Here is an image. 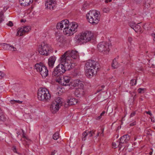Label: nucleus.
I'll list each match as a JSON object with an SVG mask.
<instances>
[{
    "instance_id": "nucleus-1",
    "label": "nucleus",
    "mask_w": 155,
    "mask_h": 155,
    "mask_svg": "<svg viewBox=\"0 0 155 155\" xmlns=\"http://www.w3.org/2000/svg\"><path fill=\"white\" fill-rule=\"evenodd\" d=\"M100 13L99 11L91 10L86 14V18L87 21L93 25L97 24L100 20Z\"/></svg>"
},
{
    "instance_id": "nucleus-2",
    "label": "nucleus",
    "mask_w": 155,
    "mask_h": 155,
    "mask_svg": "<svg viewBox=\"0 0 155 155\" xmlns=\"http://www.w3.org/2000/svg\"><path fill=\"white\" fill-rule=\"evenodd\" d=\"M38 98L40 101L46 102L51 98V95L48 90L45 88H41L38 91Z\"/></svg>"
},
{
    "instance_id": "nucleus-3",
    "label": "nucleus",
    "mask_w": 155,
    "mask_h": 155,
    "mask_svg": "<svg viewBox=\"0 0 155 155\" xmlns=\"http://www.w3.org/2000/svg\"><path fill=\"white\" fill-rule=\"evenodd\" d=\"M94 37L93 34L91 31H85L82 32L77 41L81 44L86 43L90 41Z\"/></svg>"
},
{
    "instance_id": "nucleus-4",
    "label": "nucleus",
    "mask_w": 155,
    "mask_h": 155,
    "mask_svg": "<svg viewBox=\"0 0 155 155\" xmlns=\"http://www.w3.org/2000/svg\"><path fill=\"white\" fill-rule=\"evenodd\" d=\"M59 64L55 68H73L74 64L71 63V60H67L65 54H63L59 60Z\"/></svg>"
},
{
    "instance_id": "nucleus-5",
    "label": "nucleus",
    "mask_w": 155,
    "mask_h": 155,
    "mask_svg": "<svg viewBox=\"0 0 155 155\" xmlns=\"http://www.w3.org/2000/svg\"><path fill=\"white\" fill-rule=\"evenodd\" d=\"M78 27L77 23L72 22L68 27L63 29V33L67 36H71L77 31Z\"/></svg>"
},
{
    "instance_id": "nucleus-6",
    "label": "nucleus",
    "mask_w": 155,
    "mask_h": 155,
    "mask_svg": "<svg viewBox=\"0 0 155 155\" xmlns=\"http://www.w3.org/2000/svg\"><path fill=\"white\" fill-rule=\"evenodd\" d=\"M110 47V44L105 41L100 42L97 45V48L99 51L106 54H109Z\"/></svg>"
},
{
    "instance_id": "nucleus-7",
    "label": "nucleus",
    "mask_w": 155,
    "mask_h": 155,
    "mask_svg": "<svg viewBox=\"0 0 155 155\" xmlns=\"http://www.w3.org/2000/svg\"><path fill=\"white\" fill-rule=\"evenodd\" d=\"M62 98L60 97H58L54 99L52 103L50 106V110L53 113L57 112L61 106L62 101Z\"/></svg>"
},
{
    "instance_id": "nucleus-8",
    "label": "nucleus",
    "mask_w": 155,
    "mask_h": 155,
    "mask_svg": "<svg viewBox=\"0 0 155 155\" xmlns=\"http://www.w3.org/2000/svg\"><path fill=\"white\" fill-rule=\"evenodd\" d=\"M51 46L47 43L43 42L38 48L39 53L41 55L48 56L49 54Z\"/></svg>"
},
{
    "instance_id": "nucleus-9",
    "label": "nucleus",
    "mask_w": 155,
    "mask_h": 155,
    "mask_svg": "<svg viewBox=\"0 0 155 155\" xmlns=\"http://www.w3.org/2000/svg\"><path fill=\"white\" fill-rule=\"evenodd\" d=\"M63 54H65L66 58L67 60H71V58L76 59L78 57V53L76 51H68L65 52Z\"/></svg>"
},
{
    "instance_id": "nucleus-10",
    "label": "nucleus",
    "mask_w": 155,
    "mask_h": 155,
    "mask_svg": "<svg viewBox=\"0 0 155 155\" xmlns=\"http://www.w3.org/2000/svg\"><path fill=\"white\" fill-rule=\"evenodd\" d=\"M69 21L67 19H65L58 23L57 25V28L58 30H62V28L65 29L70 25Z\"/></svg>"
},
{
    "instance_id": "nucleus-11",
    "label": "nucleus",
    "mask_w": 155,
    "mask_h": 155,
    "mask_svg": "<svg viewBox=\"0 0 155 155\" xmlns=\"http://www.w3.org/2000/svg\"><path fill=\"white\" fill-rule=\"evenodd\" d=\"M100 65L96 61L93 60H89L85 63L84 68H99Z\"/></svg>"
},
{
    "instance_id": "nucleus-12",
    "label": "nucleus",
    "mask_w": 155,
    "mask_h": 155,
    "mask_svg": "<svg viewBox=\"0 0 155 155\" xmlns=\"http://www.w3.org/2000/svg\"><path fill=\"white\" fill-rule=\"evenodd\" d=\"M70 79L69 77L67 76L59 77L57 79V81L61 85L67 86L69 84Z\"/></svg>"
},
{
    "instance_id": "nucleus-13",
    "label": "nucleus",
    "mask_w": 155,
    "mask_h": 155,
    "mask_svg": "<svg viewBox=\"0 0 155 155\" xmlns=\"http://www.w3.org/2000/svg\"><path fill=\"white\" fill-rule=\"evenodd\" d=\"M130 139V136L128 134L124 135L121 137L119 140V144L118 145L119 149H120L123 147L122 144L127 143Z\"/></svg>"
},
{
    "instance_id": "nucleus-14",
    "label": "nucleus",
    "mask_w": 155,
    "mask_h": 155,
    "mask_svg": "<svg viewBox=\"0 0 155 155\" xmlns=\"http://www.w3.org/2000/svg\"><path fill=\"white\" fill-rule=\"evenodd\" d=\"M31 27L30 26H25L19 28L16 34V36H21L23 35L25 33L28 32L31 30Z\"/></svg>"
},
{
    "instance_id": "nucleus-15",
    "label": "nucleus",
    "mask_w": 155,
    "mask_h": 155,
    "mask_svg": "<svg viewBox=\"0 0 155 155\" xmlns=\"http://www.w3.org/2000/svg\"><path fill=\"white\" fill-rule=\"evenodd\" d=\"M56 4L55 1L51 0L46 2L45 3V6L46 9L52 10L55 8Z\"/></svg>"
},
{
    "instance_id": "nucleus-16",
    "label": "nucleus",
    "mask_w": 155,
    "mask_h": 155,
    "mask_svg": "<svg viewBox=\"0 0 155 155\" xmlns=\"http://www.w3.org/2000/svg\"><path fill=\"white\" fill-rule=\"evenodd\" d=\"M66 71L65 68H54V70L53 72L52 75L53 76L58 77L64 73Z\"/></svg>"
},
{
    "instance_id": "nucleus-17",
    "label": "nucleus",
    "mask_w": 155,
    "mask_h": 155,
    "mask_svg": "<svg viewBox=\"0 0 155 155\" xmlns=\"http://www.w3.org/2000/svg\"><path fill=\"white\" fill-rule=\"evenodd\" d=\"M93 69L92 68H88L85 70V75L88 78H90L96 74L97 71H95L94 72L95 68Z\"/></svg>"
},
{
    "instance_id": "nucleus-18",
    "label": "nucleus",
    "mask_w": 155,
    "mask_h": 155,
    "mask_svg": "<svg viewBox=\"0 0 155 155\" xmlns=\"http://www.w3.org/2000/svg\"><path fill=\"white\" fill-rule=\"evenodd\" d=\"M37 71H39L43 78H45L48 75V70L47 68H34Z\"/></svg>"
},
{
    "instance_id": "nucleus-19",
    "label": "nucleus",
    "mask_w": 155,
    "mask_h": 155,
    "mask_svg": "<svg viewBox=\"0 0 155 155\" xmlns=\"http://www.w3.org/2000/svg\"><path fill=\"white\" fill-rule=\"evenodd\" d=\"M74 94L77 97H80L84 95L85 92L83 88H78L75 90Z\"/></svg>"
},
{
    "instance_id": "nucleus-20",
    "label": "nucleus",
    "mask_w": 155,
    "mask_h": 155,
    "mask_svg": "<svg viewBox=\"0 0 155 155\" xmlns=\"http://www.w3.org/2000/svg\"><path fill=\"white\" fill-rule=\"evenodd\" d=\"M33 2V0H19V3L21 6H28L30 3Z\"/></svg>"
},
{
    "instance_id": "nucleus-21",
    "label": "nucleus",
    "mask_w": 155,
    "mask_h": 155,
    "mask_svg": "<svg viewBox=\"0 0 155 155\" xmlns=\"http://www.w3.org/2000/svg\"><path fill=\"white\" fill-rule=\"evenodd\" d=\"M55 58L54 57H50L48 60V64L50 67L52 68L55 61Z\"/></svg>"
},
{
    "instance_id": "nucleus-22",
    "label": "nucleus",
    "mask_w": 155,
    "mask_h": 155,
    "mask_svg": "<svg viewBox=\"0 0 155 155\" xmlns=\"http://www.w3.org/2000/svg\"><path fill=\"white\" fill-rule=\"evenodd\" d=\"M118 59V58H115L113 60L111 64L112 67L113 68H118L120 67V64L117 62Z\"/></svg>"
},
{
    "instance_id": "nucleus-23",
    "label": "nucleus",
    "mask_w": 155,
    "mask_h": 155,
    "mask_svg": "<svg viewBox=\"0 0 155 155\" xmlns=\"http://www.w3.org/2000/svg\"><path fill=\"white\" fill-rule=\"evenodd\" d=\"M78 102V100L76 99L73 98L68 100L67 101V103L68 105H71L76 104Z\"/></svg>"
},
{
    "instance_id": "nucleus-24",
    "label": "nucleus",
    "mask_w": 155,
    "mask_h": 155,
    "mask_svg": "<svg viewBox=\"0 0 155 155\" xmlns=\"http://www.w3.org/2000/svg\"><path fill=\"white\" fill-rule=\"evenodd\" d=\"M137 33H141L142 32V28L138 24H136L135 25V26L133 27V29Z\"/></svg>"
},
{
    "instance_id": "nucleus-25",
    "label": "nucleus",
    "mask_w": 155,
    "mask_h": 155,
    "mask_svg": "<svg viewBox=\"0 0 155 155\" xmlns=\"http://www.w3.org/2000/svg\"><path fill=\"white\" fill-rule=\"evenodd\" d=\"M81 83V81L78 79L74 80L73 82L71 83V85L72 86L74 87H77L79 85V83Z\"/></svg>"
},
{
    "instance_id": "nucleus-26",
    "label": "nucleus",
    "mask_w": 155,
    "mask_h": 155,
    "mask_svg": "<svg viewBox=\"0 0 155 155\" xmlns=\"http://www.w3.org/2000/svg\"><path fill=\"white\" fill-rule=\"evenodd\" d=\"M35 68H47L43 63L42 62H40L39 63H37L35 65Z\"/></svg>"
},
{
    "instance_id": "nucleus-27",
    "label": "nucleus",
    "mask_w": 155,
    "mask_h": 155,
    "mask_svg": "<svg viewBox=\"0 0 155 155\" xmlns=\"http://www.w3.org/2000/svg\"><path fill=\"white\" fill-rule=\"evenodd\" d=\"M6 118L3 113L1 111L0 112V121L4 122L5 121Z\"/></svg>"
},
{
    "instance_id": "nucleus-28",
    "label": "nucleus",
    "mask_w": 155,
    "mask_h": 155,
    "mask_svg": "<svg viewBox=\"0 0 155 155\" xmlns=\"http://www.w3.org/2000/svg\"><path fill=\"white\" fill-rule=\"evenodd\" d=\"M2 47L5 50H8L9 44L6 43H2L1 44Z\"/></svg>"
},
{
    "instance_id": "nucleus-29",
    "label": "nucleus",
    "mask_w": 155,
    "mask_h": 155,
    "mask_svg": "<svg viewBox=\"0 0 155 155\" xmlns=\"http://www.w3.org/2000/svg\"><path fill=\"white\" fill-rule=\"evenodd\" d=\"M71 74L74 76H76L78 75V71L77 69L74 68L72 70Z\"/></svg>"
},
{
    "instance_id": "nucleus-30",
    "label": "nucleus",
    "mask_w": 155,
    "mask_h": 155,
    "mask_svg": "<svg viewBox=\"0 0 155 155\" xmlns=\"http://www.w3.org/2000/svg\"><path fill=\"white\" fill-rule=\"evenodd\" d=\"M87 135H88V133H87V130L85 131L82 134V140H86L85 137Z\"/></svg>"
},
{
    "instance_id": "nucleus-31",
    "label": "nucleus",
    "mask_w": 155,
    "mask_h": 155,
    "mask_svg": "<svg viewBox=\"0 0 155 155\" xmlns=\"http://www.w3.org/2000/svg\"><path fill=\"white\" fill-rule=\"evenodd\" d=\"M59 133L58 132H56L53 136V138L54 140H57L59 137Z\"/></svg>"
},
{
    "instance_id": "nucleus-32",
    "label": "nucleus",
    "mask_w": 155,
    "mask_h": 155,
    "mask_svg": "<svg viewBox=\"0 0 155 155\" xmlns=\"http://www.w3.org/2000/svg\"><path fill=\"white\" fill-rule=\"evenodd\" d=\"M10 103L11 104H14L16 103L19 104H21L22 103V101H20L19 100H12L10 101Z\"/></svg>"
},
{
    "instance_id": "nucleus-33",
    "label": "nucleus",
    "mask_w": 155,
    "mask_h": 155,
    "mask_svg": "<svg viewBox=\"0 0 155 155\" xmlns=\"http://www.w3.org/2000/svg\"><path fill=\"white\" fill-rule=\"evenodd\" d=\"M102 11L104 12L108 13L109 12L110 10V8L109 7H104L102 8Z\"/></svg>"
},
{
    "instance_id": "nucleus-34",
    "label": "nucleus",
    "mask_w": 155,
    "mask_h": 155,
    "mask_svg": "<svg viewBox=\"0 0 155 155\" xmlns=\"http://www.w3.org/2000/svg\"><path fill=\"white\" fill-rule=\"evenodd\" d=\"M8 50L12 51H15L16 50V48H15L13 45H11L9 44Z\"/></svg>"
},
{
    "instance_id": "nucleus-35",
    "label": "nucleus",
    "mask_w": 155,
    "mask_h": 155,
    "mask_svg": "<svg viewBox=\"0 0 155 155\" xmlns=\"http://www.w3.org/2000/svg\"><path fill=\"white\" fill-rule=\"evenodd\" d=\"M135 45L134 44H130V45L128 46V49L130 51H133L134 49Z\"/></svg>"
},
{
    "instance_id": "nucleus-36",
    "label": "nucleus",
    "mask_w": 155,
    "mask_h": 155,
    "mask_svg": "<svg viewBox=\"0 0 155 155\" xmlns=\"http://www.w3.org/2000/svg\"><path fill=\"white\" fill-rule=\"evenodd\" d=\"M137 79H132L130 81V84L131 85L133 86L136 84L137 82Z\"/></svg>"
},
{
    "instance_id": "nucleus-37",
    "label": "nucleus",
    "mask_w": 155,
    "mask_h": 155,
    "mask_svg": "<svg viewBox=\"0 0 155 155\" xmlns=\"http://www.w3.org/2000/svg\"><path fill=\"white\" fill-rule=\"evenodd\" d=\"M129 25L133 29V27H134L135 25H136V24L133 21L130 22L129 23Z\"/></svg>"
},
{
    "instance_id": "nucleus-38",
    "label": "nucleus",
    "mask_w": 155,
    "mask_h": 155,
    "mask_svg": "<svg viewBox=\"0 0 155 155\" xmlns=\"http://www.w3.org/2000/svg\"><path fill=\"white\" fill-rule=\"evenodd\" d=\"M82 83H83V82L81 81V83L80 82V83H79L80 84H79V85L78 86L79 87L78 88H83L84 85Z\"/></svg>"
},
{
    "instance_id": "nucleus-39",
    "label": "nucleus",
    "mask_w": 155,
    "mask_h": 155,
    "mask_svg": "<svg viewBox=\"0 0 155 155\" xmlns=\"http://www.w3.org/2000/svg\"><path fill=\"white\" fill-rule=\"evenodd\" d=\"M144 88H139L138 89L137 91H138V93H140L143 92L144 91Z\"/></svg>"
},
{
    "instance_id": "nucleus-40",
    "label": "nucleus",
    "mask_w": 155,
    "mask_h": 155,
    "mask_svg": "<svg viewBox=\"0 0 155 155\" xmlns=\"http://www.w3.org/2000/svg\"><path fill=\"white\" fill-rule=\"evenodd\" d=\"M88 4L85 3L83 5L82 8L84 9H86L88 7Z\"/></svg>"
},
{
    "instance_id": "nucleus-41",
    "label": "nucleus",
    "mask_w": 155,
    "mask_h": 155,
    "mask_svg": "<svg viewBox=\"0 0 155 155\" xmlns=\"http://www.w3.org/2000/svg\"><path fill=\"white\" fill-rule=\"evenodd\" d=\"M12 150L14 153H18L16 147L15 146H13L12 147Z\"/></svg>"
},
{
    "instance_id": "nucleus-42",
    "label": "nucleus",
    "mask_w": 155,
    "mask_h": 155,
    "mask_svg": "<svg viewBox=\"0 0 155 155\" xmlns=\"http://www.w3.org/2000/svg\"><path fill=\"white\" fill-rule=\"evenodd\" d=\"M7 25L8 26L12 27L13 26V24L11 21H9Z\"/></svg>"
},
{
    "instance_id": "nucleus-43",
    "label": "nucleus",
    "mask_w": 155,
    "mask_h": 155,
    "mask_svg": "<svg viewBox=\"0 0 155 155\" xmlns=\"http://www.w3.org/2000/svg\"><path fill=\"white\" fill-rule=\"evenodd\" d=\"M87 133H88V135H89V137H91L93 136L92 131H87Z\"/></svg>"
},
{
    "instance_id": "nucleus-44",
    "label": "nucleus",
    "mask_w": 155,
    "mask_h": 155,
    "mask_svg": "<svg viewBox=\"0 0 155 155\" xmlns=\"http://www.w3.org/2000/svg\"><path fill=\"white\" fill-rule=\"evenodd\" d=\"M136 114V112L135 111H134L133 112H132L130 116V117H131L135 116V115Z\"/></svg>"
},
{
    "instance_id": "nucleus-45",
    "label": "nucleus",
    "mask_w": 155,
    "mask_h": 155,
    "mask_svg": "<svg viewBox=\"0 0 155 155\" xmlns=\"http://www.w3.org/2000/svg\"><path fill=\"white\" fill-rule=\"evenodd\" d=\"M133 40V39L132 37H128V41L130 43H131Z\"/></svg>"
},
{
    "instance_id": "nucleus-46",
    "label": "nucleus",
    "mask_w": 155,
    "mask_h": 155,
    "mask_svg": "<svg viewBox=\"0 0 155 155\" xmlns=\"http://www.w3.org/2000/svg\"><path fill=\"white\" fill-rule=\"evenodd\" d=\"M136 124V122L135 121L134 122L131 123H130V126L131 127L134 126Z\"/></svg>"
},
{
    "instance_id": "nucleus-47",
    "label": "nucleus",
    "mask_w": 155,
    "mask_h": 155,
    "mask_svg": "<svg viewBox=\"0 0 155 155\" xmlns=\"http://www.w3.org/2000/svg\"><path fill=\"white\" fill-rule=\"evenodd\" d=\"M151 36L153 38V40L155 41V34L154 33H152L151 34Z\"/></svg>"
},
{
    "instance_id": "nucleus-48",
    "label": "nucleus",
    "mask_w": 155,
    "mask_h": 155,
    "mask_svg": "<svg viewBox=\"0 0 155 155\" xmlns=\"http://www.w3.org/2000/svg\"><path fill=\"white\" fill-rule=\"evenodd\" d=\"M146 112L147 114H149V115H150V116H151L152 115L151 112V111H146Z\"/></svg>"
},
{
    "instance_id": "nucleus-49",
    "label": "nucleus",
    "mask_w": 155,
    "mask_h": 155,
    "mask_svg": "<svg viewBox=\"0 0 155 155\" xmlns=\"http://www.w3.org/2000/svg\"><path fill=\"white\" fill-rule=\"evenodd\" d=\"M57 152V151L56 150H54V151L51 152V155H54Z\"/></svg>"
},
{
    "instance_id": "nucleus-50",
    "label": "nucleus",
    "mask_w": 155,
    "mask_h": 155,
    "mask_svg": "<svg viewBox=\"0 0 155 155\" xmlns=\"http://www.w3.org/2000/svg\"><path fill=\"white\" fill-rule=\"evenodd\" d=\"M105 113V111H103L101 114L100 115L101 116H104V115Z\"/></svg>"
},
{
    "instance_id": "nucleus-51",
    "label": "nucleus",
    "mask_w": 155,
    "mask_h": 155,
    "mask_svg": "<svg viewBox=\"0 0 155 155\" xmlns=\"http://www.w3.org/2000/svg\"><path fill=\"white\" fill-rule=\"evenodd\" d=\"M22 137L23 138H24L25 139H27V138H26V137L25 136V133H24L22 134Z\"/></svg>"
},
{
    "instance_id": "nucleus-52",
    "label": "nucleus",
    "mask_w": 155,
    "mask_h": 155,
    "mask_svg": "<svg viewBox=\"0 0 155 155\" xmlns=\"http://www.w3.org/2000/svg\"><path fill=\"white\" fill-rule=\"evenodd\" d=\"M112 145L113 147H116L117 146V145L115 143L113 142L112 143Z\"/></svg>"
},
{
    "instance_id": "nucleus-53",
    "label": "nucleus",
    "mask_w": 155,
    "mask_h": 155,
    "mask_svg": "<svg viewBox=\"0 0 155 155\" xmlns=\"http://www.w3.org/2000/svg\"><path fill=\"white\" fill-rule=\"evenodd\" d=\"M111 0H105V2L106 3H108V2H111Z\"/></svg>"
},
{
    "instance_id": "nucleus-54",
    "label": "nucleus",
    "mask_w": 155,
    "mask_h": 155,
    "mask_svg": "<svg viewBox=\"0 0 155 155\" xmlns=\"http://www.w3.org/2000/svg\"><path fill=\"white\" fill-rule=\"evenodd\" d=\"M102 117V116L100 115V116H99L97 118H96V119L97 120H99L100 119H101Z\"/></svg>"
},
{
    "instance_id": "nucleus-55",
    "label": "nucleus",
    "mask_w": 155,
    "mask_h": 155,
    "mask_svg": "<svg viewBox=\"0 0 155 155\" xmlns=\"http://www.w3.org/2000/svg\"><path fill=\"white\" fill-rule=\"evenodd\" d=\"M102 90V89H99L98 90H97V93H98L99 92H100Z\"/></svg>"
},
{
    "instance_id": "nucleus-56",
    "label": "nucleus",
    "mask_w": 155,
    "mask_h": 155,
    "mask_svg": "<svg viewBox=\"0 0 155 155\" xmlns=\"http://www.w3.org/2000/svg\"><path fill=\"white\" fill-rule=\"evenodd\" d=\"M21 22H25V20H24V19H21L20 21Z\"/></svg>"
},
{
    "instance_id": "nucleus-57",
    "label": "nucleus",
    "mask_w": 155,
    "mask_h": 155,
    "mask_svg": "<svg viewBox=\"0 0 155 155\" xmlns=\"http://www.w3.org/2000/svg\"><path fill=\"white\" fill-rule=\"evenodd\" d=\"M100 134V133L99 132L97 134V137L99 136Z\"/></svg>"
},
{
    "instance_id": "nucleus-58",
    "label": "nucleus",
    "mask_w": 155,
    "mask_h": 155,
    "mask_svg": "<svg viewBox=\"0 0 155 155\" xmlns=\"http://www.w3.org/2000/svg\"><path fill=\"white\" fill-rule=\"evenodd\" d=\"M91 131H92V134L93 135L94 134L95 131H93V130Z\"/></svg>"
},
{
    "instance_id": "nucleus-59",
    "label": "nucleus",
    "mask_w": 155,
    "mask_h": 155,
    "mask_svg": "<svg viewBox=\"0 0 155 155\" xmlns=\"http://www.w3.org/2000/svg\"><path fill=\"white\" fill-rule=\"evenodd\" d=\"M0 76H1L2 77L3 76L2 75V74L1 72L0 71Z\"/></svg>"
},
{
    "instance_id": "nucleus-60",
    "label": "nucleus",
    "mask_w": 155,
    "mask_h": 155,
    "mask_svg": "<svg viewBox=\"0 0 155 155\" xmlns=\"http://www.w3.org/2000/svg\"><path fill=\"white\" fill-rule=\"evenodd\" d=\"M104 85H102L101 86V87L102 88H104Z\"/></svg>"
},
{
    "instance_id": "nucleus-61",
    "label": "nucleus",
    "mask_w": 155,
    "mask_h": 155,
    "mask_svg": "<svg viewBox=\"0 0 155 155\" xmlns=\"http://www.w3.org/2000/svg\"><path fill=\"white\" fill-rule=\"evenodd\" d=\"M152 153V152H150V153H149V154L150 155H151Z\"/></svg>"
},
{
    "instance_id": "nucleus-62",
    "label": "nucleus",
    "mask_w": 155,
    "mask_h": 155,
    "mask_svg": "<svg viewBox=\"0 0 155 155\" xmlns=\"http://www.w3.org/2000/svg\"><path fill=\"white\" fill-rule=\"evenodd\" d=\"M22 131L23 134L24 133H24V130H22Z\"/></svg>"
},
{
    "instance_id": "nucleus-63",
    "label": "nucleus",
    "mask_w": 155,
    "mask_h": 155,
    "mask_svg": "<svg viewBox=\"0 0 155 155\" xmlns=\"http://www.w3.org/2000/svg\"><path fill=\"white\" fill-rule=\"evenodd\" d=\"M68 70V71H69V70H70V68H69V69Z\"/></svg>"
},
{
    "instance_id": "nucleus-64",
    "label": "nucleus",
    "mask_w": 155,
    "mask_h": 155,
    "mask_svg": "<svg viewBox=\"0 0 155 155\" xmlns=\"http://www.w3.org/2000/svg\"><path fill=\"white\" fill-rule=\"evenodd\" d=\"M134 140H136V139L134 138Z\"/></svg>"
}]
</instances>
